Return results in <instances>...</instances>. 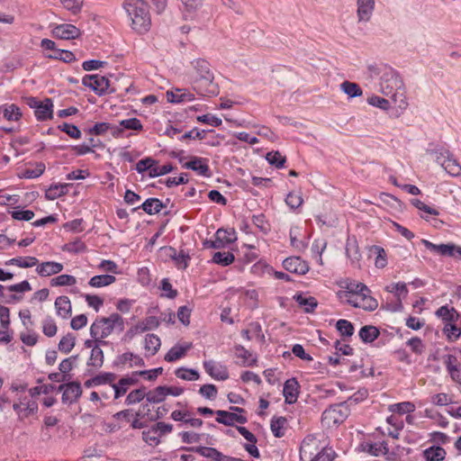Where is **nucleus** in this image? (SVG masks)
<instances>
[{"mask_svg":"<svg viewBox=\"0 0 461 461\" xmlns=\"http://www.w3.org/2000/svg\"><path fill=\"white\" fill-rule=\"evenodd\" d=\"M194 72L191 74L193 89L203 96H214L219 94L218 84L214 82V74L210 63L203 59H196L191 62Z\"/></svg>","mask_w":461,"mask_h":461,"instance_id":"1","label":"nucleus"},{"mask_svg":"<svg viewBox=\"0 0 461 461\" xmlns=\"http://www.w3.org/2000/svg\"><path fill=\"white\" fill-rule=\"evenodd\" d=\"M380 92L392 98L394 103L398 104L400 108L407 105L404 95V84L399 73L393 68H384L383 76L379 82Z\"/></svg>","mask_w":461,"mask_h":461,"instance_id":"2","label":"nucleus"},{"mask_svg":"<svg viewBox=\"0 0 461 461\" xmlns=\"http://www.w3.org/2000/svg\"><path fill=\"white\" fill-rule=\"evenodd\" d=\"M116 329L122 331L124 321L120 314L114 312L109 317L97 318L90 327V335L95 340H104Z\"/></svg>","mask_w":461,"mask_h":461,"instance_id":"3","label":"nucleus"},{"mask_svg":"<svg viewBox=\"0 0 461 461\" xmlns=\"http://www.w3.org/2000/svg\"><path fill=\"white\" fill-rule=\"evenodd\" d=\"M27 105L34 110L35 117L38 121H46L53 117V102L50 98H45L40 101L36 97H29L26 100Z\"/></svg>","mask_w":461,"mask_h":461,"instance_id":"4","label":"nucleus"},{"mask_svg":"<svg viewBox=\"0 0 461 461\" xmlns=\"http://www.w3.org/2000/svg\"><path fill=\"white\" fill-rule=\"evenodd\" d=\"M232 411H216V421L225 426H233L235 423L244 424L248 421L246 416L238 414L245 412V410L240 407H230Z\"/></svg>","mask_w":461,"mask_h":461,"instance_id":"5","label":"nucleus"},{"mask_svg":"<svg viewBox=\"0 0 461 461\" xmlns=\"http://www.w3.org/2000/svg\"><path fill=\"white\" fill-rule=\"evenodd\" d=\"M109 83L110 81L106 77L98 74L86 75L82 78V84L91 88L98 95H104L108 93Z\"/></svg>","mask_w":461,"mask_h":461,"instance_id":"6","label":"nucleus"},{"mask_svg":"<svg viewBox=\"0 0 461 461\" xmlns=\"http://www.w3.org/2000/svg\"><path fill=\"white\" fill-rule=\"evenodd\" d=\"M348 415V409L343 405L331 406L325 410L322 413V420L329 426L332 423L333 425L342 423Z\"/></svg>","mask_w":461,"mask_h":461,"instance_id":"7","label":"nucleus"},{"mask_svg":"<svg viewBox=\"0 0 461 461\" xmlns=\"http://www.w3.org/2000/svg\"><path fill=\"white\" fill-rule=\"evenodd\" d=\"M436 161L450 176H457L461 174V166L456 158L447 151L439 152L436 157Z\"/></svg>","mask_w":461,"mask_h":461,"instance_id":"8","label":"nucleus"},{"mask_svg":"<svg viewBox=\"0 0 461 461\" xmlns=\"http://www.w3.org/2000/svg\"><path fill=\"white\" fill-rule=\"evenodd\" d=\"M59 390L63 391L62 402L68 404L77 402L82 394L81 385L77 382H70L65 384H60Z\"/></svg>","mask_w":461,"mask_h":461,"instance_id":"9","label":"nucleus"},{"mask_svg":"<svg viewBox=\"0 0 461 461\" xmlns=\"http://www.w3.org/2000/svg\"><path fill=\"white\" fill-rule=\"evenodd\" d=\"M205 372L213 379L218 381H225L229 378L228 368L213 360H206L203 362Z\"/></svg>","mask_w":461,"mask_h":461,"instance_id":"10","label":"nucleus"},{"mask_svg":"<svg viewBox=\"0 0 461 461\" xmlns=\"http://www.w3.org/2000/svg\"><path fill=\"white\" fill-rule=\"evenodd\" d=\"M183 167L186 169H191L196 172L199 176H210L211 170L208 165V159L201 157H191L190 160L185 162L183 165Z\"/></svg>","mask_w":461,"mask_h":461,"instance_id":"11","label":"nucleus"},{"mask_svg":"<svg viewBox=\"0 0 461 461\" xmlns=\"http://www.w3.org/2000/svg\"><path fill=\"white\" fill-rule=\"evenodd\" d=\"M285 270L297 275H304L309 271V265L300 257H290L283 261Z\"/></svg>","mask_w":461,"mask_h":461,"instance_id":"12","label":"nucleus"},{"mask_svg":"<svg viewBox=\"0 0 461 461\" xmlns=\"http://www.w3.org/2000/svg\"><path fill=\"white\" fill-rule=\"evenodd\" d=\"M375 5V0H357V16L359 23L370 21Z\"/></svg>","mask_w":461,"mask_h":461,"instance_id":"13","label":"nucleus"},{"mask_svg":"<svg viewBox=\"0 0 461 461\" xmlns=\"http://www.w3.org/2000/svg\"><path fill=\"white\" fill-rule=\"evenodd\" d=\"M95 347L91 349L90 357L87 360V366H91L94 369H99L102 367L104 360V352L101 346L107 345L108 342L105 340H95Z\"/></svg>","mask_w":461,"mask_h":461,"instance_id":"14","label":"nucleus"},{"mask_svg":"<svg viewBox=\"0 0 461 461\" xmlns=\"http://www.w3.org/2000/svg\"><path fill=\"white\" fill-rule=\"evenodd\" d=\"M55 37L62 40L77 39L80 35V30L70 23H62L53 29Z\"/></svg>","mask_w":461,"mask_h":461,"instance_id":"15","label":"nucleus"},{"mask_svg":"<svg viewBox=\"0 0 461 461\" xmlns=\"http://www.w3.org/2000/svg\"><path fill=\"white\" fill-rule=\"evenodd\" d=\"M159 326V321L155 316H149L145 318L143 321L137 323L135 326L131 327L128 333H131L132 336L139 333H143L148 330H155Z\"/></svg>","mask_w":461,"mask_h":461,"instance_id":"16","label":"nucleus"},{"mask_svg":"<svg viewBox=\"0 0 461 461\" xmlns=\"http://www.w3.org/2000/svg\"><path fill=\"white\" fill-rule=\"evenodd\" d=\"M299 387V383L295 378H290L285 381L283 389V394L285 399V402L292 404L297 401Z\"/></svg>","mask_w":461,"mask_h":461,"instance_id":"17","label":"nucleus"},{"mask_svg":"<svg viewBox=\"0 0 461 461\" xmlns=\"http://www.w3.org/2000/svg\"><path fill=\"white\" fill-rule=\"evenodd\" d=\"M420 242L425 246L427 249L433 253L440 256H454L455 244L448 243L436 245L425 239H422Z\"/></svg>","mask_w":461,"mask_h":461,"instance_id":"18","label":"nucleus"},{"mask_svg":"<svg viewBox=\"0 0 461 461\" xmlns=\"http://www.w3.org/2000/svg\"><path fill=\"white\" fill-rule=\"evenodd\" d=\"M63 265L55 261H46L37 265L36 272L41 276H50L60 273L63 270Z\"/></svg>","mask_w":461,"mask_h":461,"instance_id":"19","label":"nucleus"},{"mask_svg":"<svg viewBox=\"0 0 461 461\" xmlns=\"http://www.w3.org/2000/svg\"><path fill=\"white\" fill-rule=\"evenodd\" d=\"M435 314L445 323H456L461 318L458 312L454 307H448V305L439 307Z\"/></svg>","mask_w":461,"mask_h":461,"instance_id":"20","label":"nucleus"},{"mask_svg":"<svg viewBox=\"0 0 461 461\" xmlns=\"http://www.w3.org/2000/svg\"><path fill=\"white\" fill-rule=\"evenodd\" d=\"M54 305L57 314L62 319H68L71 316L72 307L68 296L61 295L57 297Z\"/></svg>","mask_w":461,"mask_h":461,"instance_id":"21","label":"nucleus"},{"mask_svg":"<svg viewBox=\"0 0 461 461\" xmlns=\"http://www.w3.org/2000/svg\"><path fill=\"white\" fill-rule=\"evenodd\" d=\"M143 129V125L138 118H130L122 120L119 122L118 127L113 128V135L119 136L122 133L124 130H132V131H141Z\"/></svg>","mask_w":461,"mask_h":461,"instance_id":"22","label":"nucleus"},{"mask_svg":"<svg viewBox=\"0 0 461 461\" xmlns=\"http://www.w3.org/2000/svg\"><path fill=\"white\" fill-rule=\"evenodd\" d=\"M117 365L128 366L129 367L143 366L145 362L141 357L131 352H125L120 355L116 360Z\"/></svg>","mask_w":461,"mask_h":461,"instance_id":"23","label":"nucleus"},{"mask_svg":"<svg viewBox=\"0 0 461 461\" xmlns=\"http://www.w3.org/2000/svg\"><path fill=\"white\" fill-rule=\"evenodd\" d=\"M363 451L370 454L374 456H379L388 452V445L385 441L379 443L375 442H364L360 445Z\"/></svg>","mask_w":461,"mask_h":461,"instance_id":"24","label":"nucleus"},{"mask_svg":"<svg viewBox=\"0 0 461 461\" xmlns=\"http://www.w3.org/2000/svg\"><path fill=\"white\" fill-rule=\"evenodd\" d=\"M0 113L9 122H18L23 116L21 109L14 104H5L0 106Z\"/></svg>","mask_w":461,"mask_h":461,"instance_id":"25","label":"nucleus"},{"mask_svg":"<svg viewBox=\"0 0 461 461\" xmlns=\"http://www.w3.org/2000/svg\"><path fill=\"white\" fill-rule=\"evenodd\" d=\"M191 343L176 345L168 350L164 358L167 362H175L185 356L186 352L191 348Z\"/></svg>","mask_w":461,"mask_h":461,"instance_id":"26","label":"nucleus"},{"mask_svg":"<svg viewBox=\"0 0 461 461\" xmlns=\"http://www.w3.org/2000/svg\"><path fill=\"white\" fill-rule=\"evenodd\" d=\"M171 418L176 421H183L193 428H199L203 425V420L197 418H191L189 412L183 411H174Z\"/></svg>","mask_w":461,"mask_h":461,"instance_id":"27","label":"nucleus"},{"mask_svg":"<svg viewBox=\"0 0 461 461\" xmlns=\"http://www.w3.org/2000/svg\"><path fill=\"white\" fill-rule=\"evenodd\" d=\"M422 456L427 461H443L447 452L440 446H431L423 450Z\"/></svg>","mask_w":461,"mask_h":461,"instance_id":"28","label":"nucleus"},{"mask_svg":"<svg viewBox=\"0 0 461 461\" xmlns=\"http://www.w3.org/2000/svg\"><path fill=\"white\" fill-rule=\"evenodd\" d=\"M446 366L451 378L461 384V366L458 365L457 359L455 356H447Z\"/></svg>","mask_w":461,"mask_h":461,"instance_id":"29","label":"nucleus"},{"mask_svg":"<svg viewBox=\"0 0 461 461\" xmlns=\"http://www.w3.org/2000/svg\"><path fill=\"white\" fill-rule=\"evenodd\" d=\"M164 203L158 198H148L140 206L134 208L133 211L141 208L148 214L160 212L164 208Z\"/></svg>","mask_w":461,"mask_h":461,"instance_id":"30","label":"nucleus"},{"mask_svg":"<svg viewBox=\"0 0 461 461\" xmlns=\"http://www.w3.org/2000/svg\"><path fill=\"white\" fill-rule=\"evenodd\" d=\"M235 357L241 359V365L246 366H254L257 362V358L252 357V353L246 349L241 345H236L234 347Z\"/></svg>","mask_w":461,"mask_h":461,"instance_id":"31","label":"nucleus"},{"mask_svg":"<svg viewBox=\"0 0 461 461\" xmlns=\"http://www.w3.org/2000/svg\"><path fill=\"white\" fill-rule=\"evenodd\" d=\"M38 259L35 257H17L7 260L5 266H16L23 268L32 267L38 265Z\"/></svg>","mask_w":461,"mask_h":461,"instance_id":"32","label":"nucleus"},{"mask_svg":"<svg viewBox=\"0 0 461 461\" xmlns=\"http://www.w3.org/2000/svg\"><path fill=\"white\" fill-rule=\"evenodd\" d=\"M68 184H53L45 192L47 200H55L68 193Z\"/></svg>","mask_w":461,"mask_h":461,"instance_id":"33","label":"nucleus"},{"mask_svg":"<svg viewBox=\"0 0 461 461\" xmlns=\"http://www.w3.org/2000/svg\"><path fill=\"white\" fill-rule=\"evenodd\" d=\"M380 334L379 330L372 325H366L360 329L359 338L365 343H371L375 341Z\"/></svg>","mask_w":461,"mask_h":461,"instance_id":"34","label":"nucleus"},{"mask_svg":"<svg viewBox=\"0 0 461 461\" xmlns=\"http://www.w3.org/2000/svg\"><path fill=\"white\" fill-rule=\"evenodd\" d=\"M161 341L158 336L150 333L147 334L144 339V348L150 356H154L159 349Z\"/></svg>","mask_w":461,"mask_h":461,"instance_id":"35","label":"nucleus"},{"mask_svg":"<svg viewBox=\"0 0 461 461\" xmlns=\"http://www.w3.org/2000/svg\"><path fill=\"white\" fill-rule=\"evenodd\" d=\"M115 280V276L112 275H98L91 277L88 285L92 287L100 288L113 284Z\"/></svg>","mask_w":461,"mask_h":461,"instance_id":"36","label":"nucleus"},{"mask_svg":"<svg viewBox=\"0 0 461 461\" xmlns=\"http://www.w3.org/2000/svg\"><path fill=\"white\" fill-rule=\"evenodd\" d=\"M167 395L165 386L160 385L146 393V399L149 403H160L165 401Z\"/></svg>","mask_w":461,"mask_h":461,"instance_id":"37","label":"nucleus"},{"mask_svg":"<svg viewBox=\"0 0 461 461\" xmlns=\"http://www.w3.org/2000/svg\"><path fill=\"white\" fill-rule=\"evenodd\" d=\"M234 259L235 257L231 252L218 251L213 254L212 261L214 264L227 267L233 263Z\"/></svg>","mask_w":461,"mask_h":461,"instance_id":"38","label":"nucleus"},{"mask_svg":"<svg viewBox=\"0 0 461 461\" xmlns=\"http://www.w3.org/2000/svg\"><path fill=\"white\" fill-rule=\"evenodd\" d=\"M287 423V420L285 417H274L271 420L270 429L272 433L276 438H281L285 435V426Z\"/></svg>","mask_w":461,"mask_h":461,"instance_id":"39","label":"nucleus"},{"mask_svg":"<svg viewBox=\"0 0 461 461\" xmlns=\"http://www.w3.org/2000/svg\"><path fill=\"white\" fill-rule=\"evenodd\" d=\"M359 301L358 308L365 311L373 312L378 306L377 301L370 295V291L362 294V297L359 299Z\"/></svg>","mask_w":461,"mask_h":461,"instance_id":"40","label":"nucleus"},{"mask_svg":"<svg viewBox=\"0 0 461 461\" xmlns=\"http://www.w3.org/2000/svg\"><path fill=\"white\" fill-rule=\"evenodd\" d=\"M340 89L351 98L361 96L363 94L361 87L357 83L349 81H344L340 85Z\"/></svg>","mask_w":461,"mask_h":461,"instance_id":"41","label":"nucleus"},{"mask_svg":"<svg viewBox=\"0 0 461 461\" xmlns=\"http://www.w3.org/2000/svg\"><path fill=\"white\" fill-rule=\"evenodd\" d=\"M176 377L185 381H196L199 379V373L191 368L179 367L175 371Z\"/></svg>","mask_w":461,"mask_h":461,"instance_id":"42","label":"nucleus"},{"mask_svg":"<svg viewBox=\"0 0 461 461\" xmlns=\"http://www.w3.org/2000/svg\"><path fill=\"white\" fill-rule=\"evenodd\" d=\"M49 59H59L66 63H70L76 60L75 54L69 50L57 49L54 52L48 55Z\"/></svg>","mask_w":461,"mask_h":461,"instance_id":"43","label":"nucleus"},{"mask_svg":"<svg viewBox=\"0 0 461 461\" xmlns=\"http://www.w3.org/2000/svg\"><path fill=\"white\" fill-rule=\"evenodd\" d=\"M62 250L73 254L84 252L86 249L85 243L80 239L68 242L62 246Z\"/></svg>","mask_w":461,"mask_h":461,"instance_id":"44","label":"nucleus"},{"mask_svg":"<svg viewBox=\"0 0 461 461\" xmlns=\"http://www.w3.org/2000/svg\"><path fill=\"white\" fill-rule=\"evenodd\" d=\"M326 247H327V242L323 239L315 240L312 242L311 250H312V256L316 258L317 262L320 265H322L321 254L325 250Z\"/></svg>","mask_w":461,"mask_h":461,"instance_id":"45","label":"nucleus"},{"mask_svg":"<svg viewBox=\"0 0 461 461\" xmlns=\"http://www.w3.org/2000/svg\"><path fill=\"white\" fill-rule=\"evenodd\" d=\"M142 439L147 444L153 447H156L160 443V437L153 426L149 429L142 431Z\"/></svg>","mask_w":461,"mask_h":461,"instance_id":"46","label":"nucleus"},{"mask_svg":"<svg viewBox=\"0 0 461 461\" xmlns=\"http://www.w3.org/2000/svg\"><path fill=\"white\" fill-rule=\"evenodd\" d=\"M215 236L220 241H221V243H223L224 247L236 240L234 230L219 229L216 231Z\"/></svg>","mask_w":461,"mask_h":461,"instance_id":"47","label":"nucleus"},{"mask_svg":"<svg viewBox=\"0 0 461 461\" xmlns=\"http://www.w3.org/2000/svg\"><path fill=\"white\" fill-rule=\"evenodd\" d=\"M146 397V388L141 387L131 391L126 397L125 404L132 405L141 402Z\"/></svg>","mask_w":461,"mask_h":461,"instance_id":"48","label":"nucleus"},{"mask_svg":"<svg viewBox=\"0 0 461 461\" xmlns=\"http://www.w3.org/2000/svg\"><path fill=\"white\" fill-rule=\"evenodd\" d=\"M386 291L389 293H395L400 303L401 298H405L408 294L407 285L402 282L394 283L386 286Z\"/></svg>","mask_w":461,"mask_h":461,"instance_id":"49","label":"nucleus"},{"mask_svg":"<svg viewBox=\"0 0 461 461\" xmlns=\"http://www.w3.org/2000/svg\"><path fill=\"white\" fill-rule=\"evenodd\" d=\"M77 283V279L71 275H60L51 279L50 285L52 286H65L73 285Z\"/></svg>","mask_w":461,"mask_h":461,"instance_id":"50","label":"nucleus"},{"mask_svg":"<svg viewBox=\"0 0 461 461\" xmlns=\"http://www.w3.org/2000/svg\"><path fill=\"white\" fill-rule=\"evenodd\" d=\"M159 289L163 291L161 296L168 299H175L178 294L177 290L173 288L168 278H163L161 280Z\"/></svg>","mask_w":461,"mask_h":461,"instance_id":"51","label":"nucleus"},{"mask_svg":"<svg viewBox=\"0 0 461 461\" xmlns=\"http://www.w3.org/2000/svg\"><path fill=\"white\" fill-rule=\"evenodd\" d=\"M336 328L338 331L344 337H351L354 333V326L353 324L344 319H340L336 323Z\"/></svg>","mask_w":461,"mask_h":461,"instance_id":"52","label":"nucleus"},{"mask_svg":"<svg viewBox=\"0 0 461 461\" xmlns=\"http://www.w3.org/2000/svg\"><path fill=\"white\" fill-rule=\"evenodd\" d=\"M406 345L411 348V352L416 355L423 354L426 348L424 342L419 337H413L408 339Z\"/></svg>","mask_w":461,"mask_h":461,"instance_id":"53","label":"nucleus"},{"mask_svg":"<svg viewBox=\"0 0 461 461\" xmlns=\"http://www.w3.org/2000/svg\"><path fill=\"white\" fill-rule=\"evenodd\" d=\"M443 332L449 341L457 339L461 335V330L455 323H446Z\"/></svg>","mask_w":461,"mask_h":461,"instance_id":"54","label":"nucleus"},{"mask_svg":"<svg viewBox=\"0 0 461 461\" xmlns=\"http://www.w3.org/2000/svg\"><path fill=\"white\" fill-rule=\"evenodd\" d=\"M266 158L269 164L276 166L277 168L283 167L285 163V157L279 151L268 152Z\"/></svg>","mask_w":461,"mask_h":461,"instance_id":"55","label":"nucleus"},{"mask_svg":"<svg viewBox=\"0 0 461 461\" xmlns=\"http://www.w3.org/2000/svg\"><path fill=\"white\" fill-rule=\"evenodd\" d=\"M58 129L66 132L72 139L78 140L81 138L80 130L74 124L63 122L58 126Z\"/></svg>","mask_w":461,"mask_h":461,"instance_id":"56","label":"nucleus"},{"mask_svg":"<svg viewBox=\"0 0 461 461\" xmlns=\"http://www.w3.org/2000/svg\"><path fill=\"white\" fill-rule=\"evenodd\" d=\"M391 411H396L399 414H409L415 411V405L411 402H402L391 405Z\"/></svg>","mask_w":461,"mask_h":461,"instance_id":"57","label":"nucleus"},{"mask_svg":"<svg viewBox=\"0 0 461 461\" xmlns=\"http://www.w3.org/2000/svg\"><path fill=\"white\" fill-rule=\"evenodd\" d=\"M77 357H78L77 355L71 356V357L62 360L61 363L59 364V369L63 374L62 381L67 380L66 375L72 370L73 365L77 361Z\"/></svg>","mask_w":461,"mask_h":461,"instance_id":"58","label":"nucleus"},{"mask_svg":"<svg viewBox=\"0 0 461 461\" xmlns=\"http://www.w3.org/2000/svg\"><path fill=\"white\" fill-rule=\"evenodd\" d=\"M75 347V337L72 334L64 336L59 343V349L63 353H69Z\"/></svg>","mask_w":461,"mask_h":461,"instance_id":"59","label":"nucleus"},{"mask_svg":"<svg viewBox=\"0 0 461 461\" xmlns=\"http://www.w3.org/2000/svg\"><path fill=\"white\" fill-rule=\"evenodd\" d=\"M116 375L114 373H102L93 377V382L95 383V385H101V384H113V383L116 379Z\"/></svg>","mask_w":461,"mask_h":461,"instance_id":"60","label":"nucleus"},{"mask_svg":"<svg viewBox=\"0 0 461 461\" xmlns=\"http://www.w3.org/2000/svg\"><path fill=\"white\" fill-rule=\"evenodd\" d=\"M199 393L208 400H214L217 397L218 390L214 384H206L200 387Z\"/></svg>","mask_w":461,"mask_h":461,"instance_id":"61","label":"nucleus"},{"mask_svg":"<svg viewBox=\"0 0 461 461\" xmlns=\"http://www.w3.org/2000/svg\"><path fill=\"white\" fill-rule=\"evenodd\" d=\"M58 330L57 325L51 317H47L42 323V331L47 337H53Z\"/></svg>","mask_w":461,"mask_h":461,"instance_id":"62","label":"nucleus"},{"mask_svg":"<svg viewBox=\"0 0 461 461\" xmlns=\"http://www.w3.org/2000/svg\"><path fill=\"white\" fill-rule=\"evenodd\" d=\"M303 199L302 195L298 193L291 192L286 195L285 203L291 209H297L303 204Z\"/></svg>","mask_w":461,"mask_h":461,"instance_id":"63","label":"nucleus"},{"mask_svg":"<svg viewBox=\"0 0 461 461\" xmlns=\"http://www.w3.org/2000/svg\"><path fill=\"white\" fill-rule=\"evenodd\" d=\"M336 456L332 448L324 447L311 461H333Z\"/></svg>","mask_w":461,"mask_h":461,"instance_id":"64","label":"nucleus"}]
</instances>
